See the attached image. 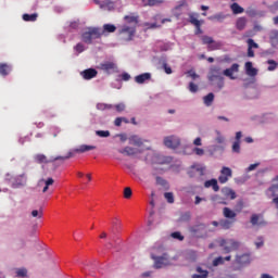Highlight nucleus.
Returning <instances> with one entry per match:
<instances>
[{
  "mask_svg": "<svg viewBox=\"0 0 278 278\" xmlns=\"http://www.w3.org/2000/svg\"><path fill=\"white\" fill-rule=\"evenodd\" d=\"M151 79L150 73H143L135 77L136 84H144V81H149Z\"/></svg>",
  "mask_w": 278,
  "mask_h": 278,
  "instance_id": "nucleus-22",
  "label": "nucleus"
},
{
  "mask_svg": "<svg viewBox=\"0 0 278 278\" xmlns=\"http://www.w3.org/2000/svg\"><path fill=\"white\" fill-rule=\"evenodd\" d=\"M74 49H75V51H77V53H84V51H85L84 43H77L74 47Z\"/></svg>",
  "mask_w": 278,
  "mask_h": 278,
  "instance_id": "nucleus-53",
  "label": "nucleus"
},
{
  "mask_svg": "<svg viewBox=\"0 0 278 278\" xmlns=\"http://www.w3.org/2000/svg\"><path fill=\"white\" fill-rule=\"evenodd\" d=\"M96 136L100 138H110V130H97Z\"/></svg>",
  "mask_w": 278,
  "mask_h": 278,
  "instance_id": "nucleus-43",
  "label": "nucleus"
},
{
  "mask_svg": "<svg viewBox=\"0 0 278 278\" xmlns=\"http://www.w3.org/2000/svg\"><path fill=\"white\" fill-rule=\"evenodd\" d=\"M114 34L116 31V26L114 24H104L103 30L101 28H89L88 31L83 33L81 40L86 45H92V40H98L103 36V33Z\"/></svg>",
  "mask_w": 278,
  "mask_h": 278,
  "instance_id": "nucleus-1",
  "label": "nucleus"
},
{
  "mask_svg": "<svg viewBox=\"0 0 278 278\" xmlns=\"http://www.w3.org/2000/svg\"><path fill=\"white\" fill-rule=\"evenodd\" d=\"M80 75L84 77V79H94L97 77L98 72L94 68H88L80 73Z\"/></svg>",
  "mask_w": 278,
  "mask_h": 278,
  "instance_id": "nucleus-16",
  "label": "nucleus"
},
{
  "mask_svg": "<svg viewBox=\"0 0 278 278\" xmlns=\"http://www.w3.org/2000/svg\"><path fill=\"white\" fill-rule=\"evenodd\" d=\"M15 275L17 278H25V277H27V269L26 268H17L15 270Z\"/></svg>",
  "mask_w": 278,
  "mask_h": 278,
  "instance_id": "nucleus-36",
  "label": "nucleus"
},
{
  "mask_svg": "<svg viewBox=\"0 0 278 278\" xmlns=\"http://www.w3.org/2000/svg\"><path fill=\"white\" fill-rule=\"evenodd\" d=\"M204 104H206L207 108H210V105H212V103H214V93H208L207 96H205L203 98Z\"/></svg>",
  "mask_w": 278,
  "mask_h": 278,
  "instance_id": "nucleus-34",
  "label": "nucleus"
},
{
  "mask_svg": "<svg viewBox=\"0 0 278 278\" xmlns=\"http://www.w3.org/2000/svg\"><path fill=\"white\" fill-rule=\"evenodd\" d=\"M124 20L126 23H135V25L138 23V17L135 15H126Z\"/></svg>",
  "mask_w": 278,
  "mask_h": 278,
  "instance_id": "nucleus-44",
  "label": "nucleus"
},
{
  "mask_svg": "<svg viewBox=\"0 0 278 278\" xmlns=\"http://www.w3.org/2000/svg\"><path fill=\"white\" fill-rule=\"evenodd\" d=\"M238 71H240V65L238 63H233L229 68H226L223 72V75H225V77H229V79H236L233 74L238 73Z\"/></svg>",
  "mask_w": 278,
  "mask_h": 278,
  "instance_id": "nucleus-12",
  "label": "nucleus"
},
{
  "mask_svg": "<svg viewBox=\"0 0 278 278\" xmlns=\"http://www.w3.org/2000/svg\"><path fill=\"white\" fill-rule=\"evenodd\" d=\"M189 90L190 92H198L199 91V86L195 85L194 83L189 84Z\"/></svg>",
  "mask_w": 278,
  "mask_h": 278,
  "instance_id": "nucleus-54",
  "label": "nucleus"
},
{
  "mask_svg": "<svg viewBox=\"0 0 278 278\" xmlns=\"http://www.w3.org/2000/svg\"><path fill=\"white\" fill-rule=\"evenodd\" d=\"M247 45H248V58H255V51H253V49H260V45H257L253 39H248Z\"/></svg>",
  "mask_w": 278,
  "mask_h": 278,
  "instance_id": "nucleus-14",
  "label": "nucleus"
},
{
  "mask_svg": "<svg viewBox=\"0 0 278 278\" xmlns=\"http://www.w3.org/2000/svg\"><path fill=\"white\" fill-rule=\"evenodd\" d=\"M152 260L154 261V268H164V266H168V258H166V256L152 255Z\"/></svg>",
  "mask_w": 278,
  "mask_h": 278,
  "instance_id": "nucleus-11",
  "label": "nucleus"
},
{
  "mask_svg": "<svg viewBox=\"0 0 278 278\" xmlns=\"http://www.w3.org/2000/svg\"><path fill=\"white\" fill-rule=\"evenodd\" d=\"M97 5H99L101 9L103 8H110V1L108 0H93Z\"/></svg>",
  "mask_w": 278,
  "mask_h": 278,
  "instance_id": "nucleus-38",
  "label": "nucleus"
},
{
  "mask_svg": "<svg viewBox=\"0 0 278 278\" xmlns=\"http://www.w3.org/2000/svg\"><path fill=\"white\" fill-rule=\"evenodd\" d=\"M10 180L12 188H23L27 184V176L25 174H21L13 178H7Z\"/></svg>",
  "mask_w": 278,
  "mask_h": 278,
  "instance_id": "nucleus-5",
  "label": "nucleus"
},
{
  "mask_svg": "<svg viewBox=\"0 0 278 278\" xmlns=\"http://www.w3.org/2000/svg\"><path fill=\"white\" fill-rule=\"evenodd\" d=\"M193 153H195V155H205V150L201 148H194Z\"/></svg>",
  "mask_w": 278,
  "mask_h": 278,
  "instance_id": "nucleus-58",
  "label": "nucleus"
},
{
  "mask_svg": "<svg viewBox=\"0 0 278 278\" xmlns=\"http://www.w3.org/2000/svg\"><path fill=\"white\" fill-rule=\"evenodd\" d=\"M112 233H116V231H118V229H121V220L118 219H115L113 223H112Z\"/></svg>",
  "mask_w": 278,
  "mask_h": 278,
  "instance_id": "nucleus-42",
  "label": "nucleus"
},
{
  "mask_svg": "<svg viewBox=\"0 0 278 278\" xmlns=\"http://www.w3.org/2000/svg\"><path fill=\"white\" fill-rule=\"evenodd\" d=\"M11 71L12 66H10L8 63H0V75H2V77L10 75Z\"/></svg>",
  "mask_w": 278,
  "mask_h": 278,
  "instance_id": "nucleus-24",
  "label": "nucleus"
},
{
  "mask_svg": "<svg viewBox=\"0 0 278 278\" xmlns=\"http://www.w3.org/2000/svg\"><path fill=\"white\" fill-rule=\"evenodd\" d=\"M164 144L168 149H177L181 144V141L175 136H169L164 139Z\"/></svg>",
  "mask_w": 278,
  "mask_h": 278,
  "instance_id": "nucleus-9",
  "label": "nucleus"
},
{
  "mask_svg": "<svg viewBox=\"0 0 278 278\" xmlns=\"http://www.w3.org/2000/svg\"><path fill=\"white\" fill-rule=\"evenodd\" d=\"M195 271H197L198 274H193V275L191 276V278H207L208 275H210V271H207V270L201 268L200 266H198V267L195 268Z\"/></svg>",
  "mask_w": 278,
  "mask_h": 278,
  "instance_id": "nucleus-19",
  "label": "nucleus"
},
{
  "mask_svg": "<svg viewBox=\"0 0 278 278\" xmlns=\"http://www.w3.org/2000/svg\"><path fill=\"white\" fill-rule=\"evenodd\" d=\"M94 149H97L94 146L81 144L74 149V153H87V151H94Z\"/></svg>",
  "mask_w": 278,
  "mask_h": 278,
  "instance_id": "nucleus-18",
  "label": "nucleus"
},
{
  "mask_svg": "<svg viewBox=\"0 0 278 278\" xmlns=\"http://www.w3.org/2000/svg\"><path fill=\"white\" fill-rule=\"evenodd\" d=\"M243 207H244V202L239 201L237 203L236 212H242Z\"/></svg>",
  "mask_w": 278,
  "mask_h": 278,
  "instance_id": "nucleus-59",
  "label": "nucleus"
},
{
  "mask_svg": "<svg viewBox=\"0 0 278 278\" xmlns=\"http://www.w3.org/2000/svg\"><path fill=\"white\" fill-rule=\"evenodd\" d=\"M39 184H45V187L42 189V192L45 193L49 191V188H51L53 184H55V180L53 178H47V179H41Z\"/></svg>",
  "mask_w": 278,
  "mask_h": 278,
  "instance_id": "nucleus-25",
  "label": "nucleus"
},
{
  "mask_svg": "<svg viewBox=\"0 0 278 278\" xmlns=\"http://www.w3.org/2000/svg\"><path fill=\"white\" fill-rule=\"evenodd\" d=\"M208 51H218L219 49H223V42L220 41H214L207 47Z\"/></svg>",
  "mask_w": 278,
  "mask_h": 278,
  "instance_id": "nucleus-31",
  "label": "nucleus"
},
{
  "mask_svg": "<svg viewBox=\"0 0 278 278\" xmlns=\"http://www.w3.org/2000/svg\"><path fill=\"white\" fill-rule=\"evenodd\" d=\"M235 263L238 264L239 268H242L244 266H249V264H251V254L245 253L242 255H237Z\"/></svg>",
  "mask_w": 278,
  "mask_h": 278,
  "instance_id": "nucleus-8",
  "label": "nucleus"
},
{
  "mask_svg": "<svg viewBox=\"0 0 278 278\" xmlns=\"http://www.w3.org/2000/svg\"><path fill=\"white\" fill-rule=\"evenodd\" d=\"M189 23H191V25H194V27H201V21L194 17V15L189 16Z\"/></svg>",
  "mask_w": 278,
  "mask_h": 278,
  "instance_id": "nucleus-41",
  "label": "nucleus"
},
{
  "mask_svg": "<svg viewBox=\"0 0 278 278\" xmlns=\"http://www.w3.org/2000/svg\"><path fill=\"white\" fill-rule=\"evenodd\" d=\"M189 231L195 238H201L203 236V231H205V225L204 224L195 225L191 227Z\"/></svg>",
  "mask_w": 278,
  "mask_h": 278,
  "instance_id": "nucleus-13",
  "label": "nucleus"
},
{
  "mask_svg": "<svg viewBox=\"0 0 278 278\" xmlns=\"http://www.w3.org/2000/svg\"><path fill=\"white\" fill-rule=\"evenodd\" d=\"M220 264H225V257L218 256L213 261V266H220Z\"/></svg>",
  "mask_w": 278,
  "mask_h": 278,
  "instance_id": "nucleus-48",
  "label": "nucleus"
},
{
  "mask_svg": "<svg viewBox=\"0 0 278 278\" xmlns=\"http://www.w3.org/2000/svg\"><path fill=\"white\" fill-rule=\"evenodd\" d=\"M129 144H134L135 147H142V139L138 136H132L129 138Z\"/></svg>",
  "mask_w": 278,
  "mask_h": 278,
  "instance_id": "nucleus-33",
  "label": "nucleus"
},
{
  "mask_svg": "<svg viewBox=\"0 0 278 278\" xmlns=\"http://www.w3.org/2000/svg\"><path fill=\"white\" fill-rule=\"evenodd\" d=\"M119 34H126L128 40H131V37L134 36V34H136V27L123 26L119 29Z\"/></svg>",
  "mask_w": 278,
  "mask_h": 278,
  "instance_id": "nucleus-17",
  "label": "nucleus"
},
{
  "mask_svg": "<svg viewBox=\"0 0 278 278\" xmlns=\"http://www.w3.org/2000/svg\"><path fill=\"white\" fill-rule=\"evenodd\" d=\"M71 157H75V154L73 152H68L65 156L54 157V162H58V160H61V162H65V160H71Z\"/></svg>",
  "mask_w": 278,
  "mask_h": 278,
  "instance_id": "nucleus-39",
  "label": "nucleus"
},
{
  "mask_svg": "<svg viewBox=\"0 0 278 278\" xmlns=\"http://www.w3.org/2000/svg\"><path fill=\"white\" fill-rule=\"evenodd\" d=\"M208 81H218V88L225 87V77H223V72L218 66H211L207 75Z\"/></svg>",
  "mask_w": 278,
  "mask_h": 278,
  "instance_id": "nucleus-2",
  "label": "nucleus"
},
{
  "mask_svg": "<svg viewBox=\"0 0 278 278\" xmlns=\"http://www.w3.org/2000/svg\"><path fill=\"white\" fill-rule=\"evenodd\" d=\"M164 197L167 203H175V195L173 194V192H165Z\"/></svg>",
  "mask_w": 278,
  "mask_h": 278,
  "instance_id": "nucleus-45",
  "label": "nucleus"
},
{
  "mask_svg": "<svg viewBox=\"0 0 278 278\" xmlns=\"http://www.w3.org/2000/svg\"><path fill=\"white\" fill-rule=\"evenodd\" d=\"M257 166H260V163L251 164V165L248 167V173H251V170H255V168H257Z\"/></svg>",
  "mask_w": 278,
  "mask_h": 278,
  "instance_id": "nucleus-62",
  "label": "nucleus"
},
{
  "mask_svg": "<svg viewBox=\"0 0 278 278\" xmlns=\"http://www.w3.org/2000/svg\"><path fill=\"white\" fill-rule=\"evenodd\" d=\"M267 64H269L267 71H275L278 66V63L275 60H268Z\"/></svg>",
  "mask_w": 278,
  "mask_h": 278,
  "instance_id": "nucleus-46",
  "label": "nucleus"
},
{
  "mask_svg": "<svg viewBox=\"0 0 278 278\" xmlns=\"http://www.w3.org/2000/svg\"><path fill=\"white\" fill-rule=\"evenodd\" d=\"M189 177H203L205 175V167L199 165V164H193L190 166L188 170Z\"/></svg>",
  "mask_w": 278,
  "mask_h": 278,
  "instance_id": "nucleus-6",
  "label": "nucleus"
},
{
  "mask_svg": "<svg viewBox=\"0 0 278 278\" xmlns=\"http://www.w3.org/2000/svg\"><path fill=\"white\" fill-rule=\"evenodd\" d=\"M34 160L37 164H49V160H47V155L45 154H36Z\"/></svg>",
  "mask_w": 278,
  "mask_h": 278,
  "instance_id": "nucleus-27",
  "label": "nucleus"
},
{
  "mask_svg": "<svg viewBox=\"0 0 278 278\" xmlns=\"http://www.w3.org/2000/svg\"><path fill=\"white\" fill-rule=\"evenodd\" d=\"M160 3H164V0H148L150 7L159 5Z\"/></svg>",
  "mask_w": 278,
  "mask_h": 278,
  "instance_id": "nucleus-57",
  "label": "nucleus"
},
{
  "mask_svg": "<svg viewBox=\"0 0 278 278\" xmlns=\"http://www.w3.org/2000/svg\"><path fill=\"white\" fill-rule=\"evenodd\" d=\"M118 153H121L122 155H138V153H140V150L131 148V147H125L124 149L118 150Z\"/></svg>",
  "mask_w": 278,
  "mask_h": 278,
  "instance_id": "nucleus-15",
  "label": "nucleus"
},
{
  "mask_svg": "<svg viewBox=\"0 0 278 278\" xmlns=\"http://www.w3.org/2000/svg\"><path fill=\"white\" fill-rule=\"evenodd\" d=\"M230 10L232 11L233 14H242L244 12V8L240 7L238 2H233L230 5Z\"/></svg>",
  "mask_w": 278,
  "mask_h": 278,
  "instance_id": "nucleus-28",
  "label": "nucleus"
},
{
  "mask_svg": "<svg viewBox=\"0 0 278 278\" xmlns=\"http://www.w3.org/2000/svg\"><path fill=\"white\" fill-rule=\"evenodd\" d=\"M172 238H174V239H176V240H180V241L184 240V236H182L181 232H179V231L173 232V233H172Z\"/></svg>",
  "mask_w": 278,
  "mask_h": 278,
  "instance_id": "nucleus-52",
  "label": "nucleus"
},
{
  "mask_svg": "<svg viewBox=\"0 0 278 278\" xmlns=\"http://www.w3.org/2000/svg\"><path fill=\"white\" fill-rule=\"evenodd\" d=\"M232 176L231 168L223 167L220 170V176L218 177L219 184H227L229 181V177Z\"/></svg>",
  "mask_w": 278,
  "mask_h": 278,
  "instance_id": "nucleus-10",
  "label": "nucleus"
},
{
  "mask_svg": "<svg viewBox=\"0 0 278 278\" xmlns=\"http://www.w3.org/2000/svg\"><path fill=\"white\" fill-rule=\"evenodd\" d=\"M37 18H38V14L36 13H33V14L25 13L23 15V21H25L26 23H34L37 21Z\"/></svg>",
  "mask_w": 278,
  "mask_h": 278,
  "instance_id": "nucleus-29",
  "label": "nucleus"
},
{
  "mask_svg": "<svg viewBox=\"0 0 278 278\" xmlns=\"http://www.w3.org/2000/svg\"><path fill=\"white\" fill-rule=\"evenodd\" d=\"M131 194H132L131 188L126 187L124 189V199H129L131 197Z\"/></svg>",
  "mask_w": 278,
  "mask_h": 278,
  "instance_id": "nucleus-51",
  "label": "nucleus"
},
{
  "mask_svg": "<svg viewBox=\"0 0 278 278\" xmlns=\"http://www.w3.org/2000/svg\"><path fill=\"white\" fill-rule=\"evenodd\" d=\"M225 18H227V15H225L223 13H217L213 16H210L208 21H225Z\"/></svg>",
  "mask_w": 278,
  "mask_h": 278,
  "instance_id": "nucleus-35",
  "label": "nucleus"
},
{
  "mask_svg": "<svg viewBox=\"0 0 278 278\" xmlns=\"http://www.w3.org/2000/svg\"><path fill=\"white\" fill-rule=\"evenodd\" d=\"M122 79H123V81H129V79H131V75H129L127 73H123L122 74Z\"/></svg>",
  "mask_w": 278,
  "mask_h": 278,
  "instance_id": "nucleus-63",
  "label": "nucleus"
},
{
  "mask_svg": "<svg viewBox=\"0 0 278 278\" xmlns=\"http://www.w3.org/2000/svg\"><path fill=\"white\" fill-rule=\"evenodd\" d=\"M245 73L249 75V77H255V75H257V70L253 67L252 62L245 63Z\"/></svg>",
  "mask_w": 278,
  "mask_h": 278,
  "instance_id": "nucleus-21",
  "label": "nucleus"
},
{
  "mask_svg": "<svg viewBox=\"0 0 278 278\" xmlns=\"http://www.w3.org/2000/svg\"><path fill=\"white\" fill-rule=\"evenodd\" d=\"M113 105L112 104H105V103H98L97 104V110H100L101 112L105 110H112Z\"/></svg>",
  "mask_w": 278,
  "mask_h": 278,
  "instance_id": "nucleus-40",
  "label": "nucleus"
},
{
  "mask_svg": "<svg viewBox=\"0 0 278 278\" xmlns=\"http://www.w3.org/2000/svg\"><path fill=\"white\" fill-rule=\"evenodd\" d=\"M236 27H237V29H239V31H242V29H244V27H247V17H239L237 20Z\"/></svg>",
  "mask_w": 278,
  "mask_h": 278,
  "instance_id": "nucleus-30",
  "label": "nucleus"
},
{
  "mask_svg": "<svg viewBox=\"0 0 278 278\" xmlns=\"http://www.w3.org/2000/svg\"><path fill=\"white\" fill-rule=\"evenodd\" d=\"M231 225H233V220L222 219L219 220V226L222 229H231Z\"/></svg>",
  "mask_w": 278,
  "mask_h": 278,
  "instance_id": "nucleus-32",
  "label": "nucleus"
},
{
  "mask_svg": "<svg viewBox=\"0 0 278 278\" xmlns=\"http://www.w3.org/2000/svg\"><path fill=\"white\" fill-rule=\"evenodd\" d=\"M268 192L271 193V197H275V194H277V192H278V184L271 185V186L268 188Z\"/></svg>",
  "mask_w": 278,
  "mask_h": 278,
  "instance_id": "nucleus-49",
  "label": "nucleus"
},
{
  "mask_svg": "<svg viewBox=\"0 0 278 278\" xmlns=\"http://www.w3.org/2000/svg\"><path fill=\"white\" fill-rule=\"evenodd\" d=\"M114 125L115 127H121V125H123V117L115 118Z\"/></svg>",
  "mask_w": 278,
  "mask_h": 278,
  "instance_id": "nucleus-60",
  "label": "nucleus"
},
{
  "mask_svg": "<svg viewBox=\"0 0 278 278\" xmlns=\"http://www.w3.org/2000/svg\"><path fill=\"white\" fill-rule=\"evenodd\" d=\"M222 193L224 194V197H226V199H230L231 201H233V199H236V191H233L231 188H223L222 189Z\"/></svg>",
  "mask_w": 278,
  "mask_h": 278,
  "instance_id": "nucleus-23",
  "label": "nucleus"
},
{
  "mask_svg": "<svg viewBox=\"0 0 278 278\" xmlns=\"http://www.w3.org/2000/svg\"><path fill=\"white\" fill-rule=\"evenodd\" d=\"M204 187L206 188H213L214 192H218V190H220V187L218 186V180L216 179H211V180H206L204 182Z\"/></svg>",
  "mask_w": 278,
  "mask_h": 278,
  "instance_id": "nucleus-20",
  "label": "nucleus"
},
{
  "mask_svg": "<svg viewBox=\"0 0 278 278\" xmlns=\"http://www.w3.org/2000/svg\"><path fill=\"white\" fill-rule=\"evenodd\" d=\"M250 223L253 227H266V225H268L263 214H252Z\"/></svg>",
  "mask_w": 278,
  "mask_h": 278,
  "instance_id": "nucleus-7",
  "label": "nucleus"
},
{
  "mask_svg": "<svg viewBox=\"0 0 278 278\" xmlns=\"http://www.w3.org/2000/svg\"><path fill=\"white\" fill-rule=\"evenodd\" d=\"M218 242L224 253H231V251H238L240 249V242L233 239H220Z\"/></svg>",
  "mask_w": 278,
  "mask_h": 278,
  "instance_id": "nucleus-3",
  "label": "nucleus"
},
{
  "mask_svg": "<svg viewBox=\"0 0 278 278\" xmlns=\"http://www.w3.org/2000/svg\"><path fill=\"white\" fill-rule=\"evenodd\" d=\"M232 153H240V141H235L232 143Z\"/></svg>",
  "mask_w": 278,
  "mask_h": 278,
  "instance_id": "nucleus-50",
  "label": "nucleus"
},
{
  "mask_svg": "<svg viewBox=\"0 0 278 278\" xmlns=\"http://www.w3.org/2000/svg\"><path fill=\"white\" fill-rule=\"evenodd\" d=\"M202 42H203V45H208V47H210L212 43H214V38H212L210 36H203Z\"/></svg>",
  "mask_w": 278,
  "mask_h": 278,
  "instance_id": "nucleus-47",
  "label": "nucleus"
},
{
  "mask_svg": "<svg viewBox=\"0 0 278 278\" xmlns=\"http://www.w3.org/2000/svg\"><path fill=\"white\" fill-rule=\"evenodd\" d=\"M215 142H217V144H223V142H225V137L218 135L215 139Z\"/></svg>",
  "mask_w": 278,
  "mask_h": 278,
  "instance_id": "nucleus-61",
  "label": "nucleus"
},
{
  "mask_svg": "<svg viewBox=\"0 0 278 278\" xmlns=\"http://www.w3.org/2000/svg\"><path fill=\"white\" fill-rule=\"evenodd\" d=\"M98 68L100 71H103V73H106V75H112V73H116L118 71V66L112 61H105L103 63H100Z\"/></svg>",
  "mask_w": 278,
  "mask_h": 278,
  "instance_id": "nucleus-4",
  "label": "nucleus"
},
{
  "mask_svg": "<svg viewBox=\"0 0 278 278\" xmlns=\"http://www.w3.org/2000/svg\"><path fill=\"white\" fill-rule=\"evenodd\" d=\"M256 249H261V247H264V237H258L257 242H255Z\"/></svg>",
  "mask_w": 278,
  "mask_h": 278,
  "instance_id": "nucleus-55",
  "label": "nucleus"
},
{
  "mask_svg": "<svg viewBox=\"0 0 278 278\" xmlns=\"http://www.w3.org/2000/svg\"><path fill=\"white\" fill-rule=\"evenodd\" d=\"M125 108H126L125 103H118L115 105L116 112H125Z\"/></svg>",
  "mask_w": 278,
  "mask_h": 278,
  "instance_id": "nucleus-56",
  "label": "nucleus"
},
{
  "mask_svg": "<svg viewBox=\"0 0 278 278\" xmlns=\"http://www.w3.org/2000/svg\"><path fill=\"white\" fill-rule=\"evenodd\" d=\"M223 215L225 218H229L230 220H235L236 216H238L231 208L224 207L223 208Z\"/></svg>",
  "mask_w": 278,
  "mask_h": 278,
  "instance_id": "nucleus-26",
  "label": "nucleus"
},
{
  "mask_svg": "<svg viewBox=\"0 0 278 278\" xmlns=\"http://www.w3.org/2000/svg\"><path fill=\"white\" fill-rule=\"evenodd\" d=\"M30 214H31L33 218H42V216H43L42 207H39V210L31 211Z\"/></svg>",
  "mask_w": 278,
  "mask_h": 278,
  "instance_id": "nucleus-37",
  "label": "nucleus"
},
{
  "mask_svg": "<svg viewBox=\"0 0 278 278\" xmlns=\"http://www.w3.org/2000/svg\"><path fill=\"white\" fill-rule=\"evenodd\" d=\"M193 144L195 146V147H201V138L200 137H198V138H195L194 139V141H193Z\"/></svg>",
  "mask_w": 278,
  "mask_h": 278,
  "instance_id": "nucleus-64",
  "label": "nucleus"
}]
</instances>
